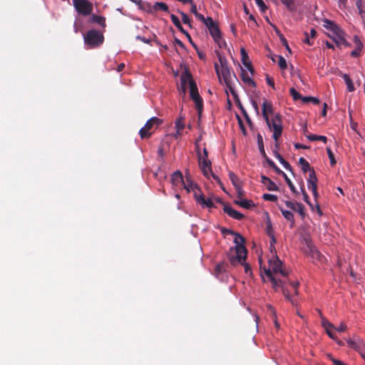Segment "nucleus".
I'll return each mask as SVG.
<instances>
[{
	"label": "nucleus",
	"instance_id": "obj_58",
	"mask_svg": "<svg viewBox=\"0 0 365 365\" xmlns=\"http://www.w3.org/2000/svg\"><path fill=\"white\" fill-rule=\"evenodd\" d=\"M305 36H306V38L304 40V43H307L308 45L309 46H312L313 45V42L311 41L310 38H309V36L308 35L307 33H304Z\"/></svg>",
	"mask_w": 365,
	"mask_h": 365
},
{
	"label": "nucleus",
	"instance_id": "obj_28",
	"mask_svg": "<svg viewBox=\"0 0 365 365\" xmlns=\"http://www.w3.org/2000/svg\"><path fill=\"white\" fill-rule=\"evenodd\" d=\"M91 22L96 23L101 26H105L106 19L104 17L97 15H92L90 18Z\"/></svg>",
	"mask_w": 365,
	"mask_h": 365
},
{
	"label": "nucleus",
	"instance_id": "obj_41",
	"mask_svg": "<svg viewBox=\"0 0 365 365\" xmlns=\"http://www.w3.org/2000/svg\"><path fill=\"white\" fill-rule=\"evenodd\" d=\"M327 152L329 156V158L330 160V163L331 165H334L336 164V160L334 159V153H332L331 150L329 148H327Z\"/></svg>",
	"mask_w": 365,
	"mask_h": 365
},
{
	"label": "nucleus",
	"instance_id": "obj_62",
	"mask_svg": "<svg viewBox=\"0 0 365 365\" xmlns=\"http://www.w3.org/2000/svg\"><path fill=\"white\" fill-rule=\"evenodd\" d=\"M137 39H139L140 41H142L143 42L145 43H150V40L149 39H147L144 37H141L140 36H138L137 37Z\"/></svg>",
	"mask_w": 365,
	"mask_h": 365
},
{
	"label": "nucleus",
	"instance_id": "obj_16",
	"mask_svg": "<svg viewBox=\"0 0 365 365\" xmlns=\"http://www.w3.org/2000/svg\"><path fill=\"white\" fill-rule=\"evenodd\" d=\"M262 115L266 121L269 119V115L273 113L272 103L266 99L262 103Z\"/></svg>",
	"mask_w": 365,
	"mask_h": 365
},
{
	"label": "nucleus",
	"instance_id": "obj_25",
	"mask_svg": "<svg viewBox=\"0 0 365 365\" xmlns=\"http://www.w3.org/2000/svg\"><path fill=\"white\" fill-rule=\"evenodd\" d=\"M183 185L184 189L187 190V192H193V194L195 193V190H200L195 184H193L192 182L190 181L187 179V181L182 184Z\"/></svg>",
	"mask_w": 365,
	"mask_h": 365
},
{
	"label": "nucleus",
	"instance_id": "obj_19",
	"mask_svg": "<svg viewBox=\"0 0 365 365\" xmlns=\"http://www.w3.org/2000/svg\"><path fill=\"white\" fill-rule=\"evenodd\" d=\"M240 53L243 65L245 66V68H247L252 73L253 72V68L252 67L251 63L249 61L248 55L244 48L240 49Z\"/></svg>",
	"mask_w": 365,
	"mask_h": 365
},
{
	"label": "nucleus",
	"instance_id": "obj_27",
	"mask_svg": "<svg viewBox=\"0 0 365 365\" xmlns=\"http://www.w3.org/2000/svg\"><path fill=\"white\" fill-rule=\"evenodd\" d=\"M342 78L346 84L348 91L349 92L354 91L355 90V88H354L353 82H352L351 79L350 78V77L349 76V75L344 73L342 75Z\"/></svg>",
	"mask_w": 365,
	"mask_h": 365
},
{
	"label": "nucleus",
	"instance_id": "obj_46",
	"mask_svg": "<svg viewBox=\"0 0 365 365\" xmlns=\"http://www.w3.org/2000/svg\"><path fill=\"white\" fill-rule=\"evenodd\" d=\"M353 40H354V43L355 44V47H356V48L357 47H359V48L364 47L362 42L361 41V40L359 39V38L357 36H354Z\"/></svg>",
	"mask_w": 365,
	"mask_h": 365
},
{
	"label": "nucleus",
	"instance_id": "obj_23",
	"mask_svg": "<svg viewBox=\"0 0 365 365\" xmlns=\"http://www.w3.org/2000/svg\"><path fill=\"white\" fill-rule=\"evenodd\" d=\"M346 342L350 348H351L356 351H358L364 343L360 339H357L356 340H352L351 339H346Z\"/></svg>",
	"mask_w": 365,
	"mask_h": 365
},
{
	"label": "nucleus",
	"instance_id": "obj_56",
	"mask_svg": "<svg viewBox=\"0 0 365 365\" xmlns=\"http://www.w3.org/2000/svg\"><path fill=\"white\" fill-rule=\"evenodd\" d=\"M290 284L293 287V289H294V292L297 294V289H298V287H299V282H290Z\"/></svg>",
	"mask_w": 365,
	"mask_h": 365
},
{
	"label": "nucleus",
	"instance_id": "obj_52",
	"mask_svg": "<svg viewBox=\"0 0 365 365\" xmlns=\"http://www.w3.org/2000/svg\"><path fill=\"white\" fill-rule=\"evenodd\" d=\"M238 123H239V125H240V128L243 133L244 135H247V132H246V130H245V128L242 123V120L238 117Z\"/></svg>",
	"mask_w": 365,
	"mask_h": 365
},
{
	"label": "nucleus",
	"instance_id": "obj_55",
	"mask_svg": "<svg viewBox=\"0 0 365 365\" xmlns=\"http://www.w3.org/2000/svg\"><path fill=\"white\" fill-rule=\"evenodd\" d=\"M266 80H267V84L274 89L275 87H274V83L273 79L269 78V76H267Z\"/></svg>",
	"mask_w": 365,
	"mask_h": 365
},
{
	"label": "nucleus",
	"instance_id": "obj_14",
	"mask_svg": "<svg viewBox=\"0 0 365 365\" xmlns=\"http://www.w3.org/2000/svg\"><path fill=\"white\" fill-rule=\"evenodd\" d=\"M307 250H306V252L307 253H309V255L313 259L321 261L322 259V255L317 250V248L312 245L311 241L307 240Z\"/></svg>",
	"mask_w": 365,
	"mask_h": 365
},
{
	"label": "nucleus",
	"instance_id": "obj_60",
	"mask_svg": "<svg viewBox=\"0 0 365 365\" xmlns=\"http://www.w3.org/2000/svg\"><path fill=\"white\" fill-rule=\"evenodd\" d=\"M190 11H191L194 15H195L196 14H197V6H196V4H191V9H190Z\"/></svg>",
	"mask_w": 365,
	"mask_h": 365
},
{
	"label": "nucleus",
	"instance_id": "obj_13",
	"mask_svg": "<svg viewBox=\"0 0 365 365\" xmlns=\"http://www.w3.org/2000/svg\"><path fill=\"white\" fill-rule=\"evenodd\" d=\"M333 41L336 43L337 46H344L346 47L350 46V44L346 41L344 38V32L340 29L339 31L334 34V35H329Z\"/></svg>",
	"mask_w": 365,
	"mask_h": 365
},
{
	"label": "nucleus",
	"instance_id": "obj_26",
	"mask_svg": "<svg viewBox=\"0 0 365 365\" xmlns=\"http://www.w3.org/2000/svg\"><path fill=\"white\" fill-rule=\"evenodd\" d=\"M262 182L267 186L269 190H277V186L274 182H273L269 178L262 176Z\"/></svg>",
	"mask_w": 365,
	"mask_h": 365
},
{
	"label": "nucleus",
	"instance_id": "obj_38",
	"mask_svg": "<svg viewBox=\"0 0 365 365\" xmlns=\"http://www.w3.org/2000/svg\"><path fill=\"white\" fill-rule=\"evenodd\" d=\"M282 2L287 7L289 10H294V0H281Z\"/></svg>",
	"mask_w": 365,
	"mask_h": 365
},
{
	"label": "nucleus",
	"instance_id": "obj_61",
	"mask_svg": "<svg viewBox=\"0 0 365 365\" xmlns=\"http://www.w3.org/2000/svg\"><path fill=\"white\" fill-rule=\"evenodd\" d=\"M331 361H333L334 365H346L344 363H343L340 360H337V359H331Z\"/></svg>",
	"mask_w": 365,
	"mask_h": 365
},
{
	"label": "nucleus",
	"instance_id": "obj_49",
	"mask_svg": "<svg viewBox=\"0 0 365 365\" xmlns=\"http://www.w3.org/2000/svg\"><path fill=\"white\" fill-rule=\"evenodd\" d=\"M240 264L243 265L244 269H245V272L246 274H250V275L252 274L250 266L245 261H244V263H240Z\"/></svg>",
	"mask_w": 365,
	"mask_h": 365
},
{
	"label": "nucleus",
	"instance_id": "obj_63",
	"mask_svg": "<svg viewBox=\"0 0 365 365\" xmlns=\"http://www.w3.org/2000/svg\"><path fill=\"white\" fill-rule=\"evenodd\" d=\"M302 192H303V199H304V200L306 202H307L308 204H310L309 202L308 195L304 190H302Z\"/></svg>",
	"mask_w": 365,
	"mask_h": 365
},
{
	"label": "nucleus",
	"instance_id": "obj_2",
	"mask_svg": "<svg viewBox=\"0 0 365 365\" xmlns=\"http://www.w3.org/2000/svg\"><path fill=\"white\" fill-rule=\"evenodd\" d=\"M231 234L235 236L234 242L235 246L230 249L229 259L231 264L236 267L240 263H244V261L246 260L247 250L244 245V238L240 235L235 232H231Z\"/></svg>",
	"mask_w": 365,
	"mask_h": 365
},
{
	"label": "nucleus",
	"instance_id": "obj_48",
	"mask_svg": "<svg viewBox=\"0 0 365 365\" xmlns=\"http://www.w3.org/2000/svg\"><path fill=\"white\" fill-rule=\"evenodd\" d=\"M284 175V178H285V180H286V182L289 186V187L290 188V190L293 192H296V189H295V187L294 186L293 183L292 182V181L287 178V176L283 173Z\"/></svg>",
	"mask_w": 365,
	"mask_h": 365
},
{
	"label": "nucleus",
	"instance_id": "obj_34",
	"mask_svg": "<svg viewBox=\"0 0 365 365\" xmlns=\"http://www.w3.org/2000/svg\"><path fill=\"white\" fill-rule=\"evenodd\" d=\"M185 128V124L182 118H180L175 121V128L179 131H182Z\"/></svg>",
	"mask_w": 365,
	"mask_h": 365
},
{
	"label": "nucleus",
	"instance_id": "obj_10",
	"mask_svg": "<svg viewBox=\"0 0 365 365\" xmlns=\"http://www.w3.org/2000/svg\"><path fill=\"white\" fill-rule=\"evenodd\" d=\"M193 195L197 202L202 207L212 208L214 207L212 199L210 197H206L200 190H195V193H194Z\"/></svg>",
	"mask_w": 365,
	"mask_h": 365
},
{
	"label": "nucleus",
	"instance_id": "obj_64",
	"mask_svg": "<svg viewBox=\"0 0 365 365\" xmlns=\"http://www.w3.org/2000/svg\"><path fill=\"white\" fill-rule=\"evenodd\" d=\"M316 35H317V31H315L314 29H312L310 31V37L312 38H315Z\"/></svg>",
	"mask_w": 365,
	"mask_h": 365
},
{
	"label": "nucleus",
	"instance_id": "obj_9",
	"mask_svg": "<svg viewBox=\"0 0 365 365\" xmlns=\"http://www.w3.org/2000/svg\"><path fill=\"white\" fill-rule=\"evenodd\" d=\"M198 155L199 165L203 175L207 178H210V176H212L214 178L217 179V178L215 177L212 172L211 162L208 159L202 158L201 154L199 153Z\"/></svg>",
	"mask_w": 365,
	"mask_h": 365
},
{
	"label": "nucleus",
	"instance_id": "obj_47",
	"mask_svg": "<svg viewBox=\"0 0 365 365\" xmlns=\"http://www.w3.org/2000/svg\"><path fill=\"white\" fill-rule=\"evenodd\" d=\"M363 48L355 47V49L351 52V56L354 58L359 57Z\"/></svg>",
	"mask_w": 365,
	"mask_h": 365
},
{
	"label": "nucleus",
	"instance_id": "obj_3",
	"mask_svg": "<svg viewBox=\"0 0 365 365\" xmlns=\"http://www.w3.org/2000/svg\"><path fill=\"white\" fill-rule=\"evenodd\" d=\"M180 81V85L189 86L190 98L195 102V107L200 113L202 108V100L198 93L197 85L192 78L191 73L187 69H185L184 73L182 74Z\"/></svg>",
	"mask_w": 365,
	"mask_h": 365
},
{
	"label": "nucleus",
	"instance_id": "obj_12",
	"mask_svg": "<svg viewBox=\"0 0 365 365\" xmlns=\"http://www.w3.org/2000/svg\"><path fill=\"white\" fill-rule=\"evenodd\" d=\"M317 178L315 172L314 171V170H310V172L309 173V178L307 180V186H308V188L310 190H312V194L315 198H317L318 197V193L317 191Z\"/></svg>",
	"mask_w": 365,
	"mask_h": 365
},
{
	"label": "nucleus",
	"instance_id": "obj_8",
	"mask_svg": "<svg viewBox=\"0 0 365 365\" xmlns=\"http://www.w3.org/2000/svg\"><path fill=\"white\" fill-rule=\"evenodd\" d=\"M73 4L80 14L90 15L93 9V4L88 0H73Z\"/></svg>",
	"mask_w": 365,
	"mask_h": 365
},
{
	"label": "nucleus",
	"instance_id": "obj_59",
	"mask_svg": "<svg viewBox=\"0 0 365 365\" xmlns=\"http://www.w3.org/2000/svg\"><path fill=\"white\" fill-rule=\"evenodd\" d=\"M195 16L202 22L205 21V18L202 14L197 12V14H196Z\"/></svg>",
	"mask_w": 365,
	"mask_h": 365
},
{
	"label": "nucleus",
	"instance_id": "obj_32",
	"mask_svg": "<svg viewBox=\"0 0 365 365\" xmlns=\"http://www.w3.org/2000/svg\"><path fill=\"white\" fill-rule=\"evenodd\" d=\"M280 210L286 220L292 222V223L294 222V215L292 212L283 210L282 208H280Z\"/></svg>",
	"mask_w": 365,
	"mask_h": 365
},
{
	"label": "nucleus",
	"instance_id": "obj_20",
	"mask_svg": "<svg viewBox=\"0 0 365 365\" xmlns=\"http://www.w3.org/2000/svg\"><path fill=\"white\" fill-rule=\"evenodd\" d=\"M171 182L173 186L179 187L184 183L182 175L180 171L175 172L171 176Z\"/></svg>",
	"mask_w": 365,
	"mask_h": 365
},
{
	"label": "nucleus",
	"instance_id": "obj_37",
	"mask_svg": "<svg viewBox=\"0 0 365 365\" xmlns=\"http://www.w3.org/2000/svg\"><path fill=\"white\" fill-rule=\"evenodd\" d=\"M289 93L294 100L302 99L301 95L294 88H290Z\"/></svg>",
	"mask_w": 365,
	"mask_h": 365
},
{
	"label": "nucleus",
	"instance_id": "obj_6",
	"mask_svg": "<svg viewBox=\"0 0 365 365\" xmlns=\"http://www.w3.org/2000/svg\"><path fill=\"white\" fill-rule=\"evenodd\" d=\"M269 129L273 132V138L277 142L282 133V123L280 115L275 114L271 119L266 121Z\"/></svg>",
	"mask_w": 365,
	"mask_h": 365
},
{
	"label": "nucleus",
	"instance_id": "obj_17",
	"mask_svg": "<svg viewBox=\"0 0 365 365\" xmlns=\"http://www.w3.org/2000/svg\"><path fill=\"white\" fill-rule=\"evenodd\" d=\"M285 205L287 207L298 212L301 216L304 215V207L302 204L298 203L297 202L286 201Z\"/></svg>",
	"mask_w": 365,
	"mask_h": 365
},
{
	"label": "nucleus",
	"instance_id": "obj_42",
	"mask_svg": "<svg viewBox=\"0 0 365 365\" xmlns=\"http://www.w3.org/2000/svg\"><path fill=\"white\" fill-rule=\"evenodd\" d=\"M203 23L207 26L208 29L216 26L215 23L213 21L212 19L210 17L205 18V21H203Z\"/></svg>",
	"mask_w": 365,
	"mask_h": 365
},
{
	"label": "nucleus",
	"instance_id": "obj_29",
	"mask_svg": "<svg viewBox=\"0 0 365 365\" xmlns=\"http://www.w3.org/2000/svg\"><path fill=\"white\" fill-rule=\"evenodd\" d=\"M299 163L301 165V168L304 173H307V171L310 172V170H312L310 168L309 163L304 158H299Z\"/></svg>",
	"mask_w": 365,
	"mask_h": 365
},
{
	"label": "nucleus",
	"instance_id": "obj_39",
	"mask_svg": "<svg viewBox=\"0 0 365 365\" xmlns=\"http://www.w3.org/2000/svg\"><path fill=\"white\" fill-rule=\"evenodd\" d=\"M263 199L265 200L274 202L277 200V197L272 194L265 193L263 195Z\"/></svg>",
	"mask_w": 365,
	"mask_h": 365
},
{
	"label": "nucleus",
	"instance_id": "obj_24",
	"mask_svg": "<svg viewBox=\"0 0 365 365\" xmlns=\"http://www.w3.org/2000/svg\"><path fill=\"white\" fill-rule=\"evenodd\" d=\"M230 180L232 181L233 185L235 186V187L236 188L237 192L239 195H242V187H241V185L240 184V181H239V179L237 178V177L232 173H230Z\"/></svg>",
	"mask_w": 365,
	"mask_h": 365
},
{
	"label": "nucleus",
	"instance_id": "obj_22",
	"mask_svg": "<svg viewBox=\"0 0 365 365\" xmlns=\"http://www.w3.org/2000/svg\"><path fill=\"white\" fill-rule=\"evenodd\" d=\"M235 202L242 207L250 209L255 207V203L252 200L240 198L235 201Z\"/></svg>",
	"mask_w": 365,
	"mask_h": 365
},
{
	"label": "nucleus",
	"instance_id": "obj_40",
	"mask_svg": "<svg viewBox=\"0 0 365 365\" xmlns=\"http://www.w3.org/2000/svg\"><path fill=\"white\" fill-rule=\"evenodd\" d=\"M170 18H171V21L174 24V25L182 30L180 21L179 19L178 18V16H176L174 14H172Z\"/></svg>",
	"mask_w": 365,
	"mask_h": 365
},
{
	"label": "nucleus",
	"instance_id": "obj_45",
	"mask_svg": "<svg viewBox=\"0 0 365 365\" xmlns=\"http://www.w3.org/2000/svg\"><path fill=\"white\" fill-rule=\"evenodd\" d=\"M277 158L279 160L280 163L285 168H288L289 167V163L279 154L276 155Z\"/></svg>",
	"mask_w": 365,
	"mask_h": 365
},
{
	"label": "nucleus",
	"instance_id": "obj_4",
	"mask_svg": "<svg viewBox=\"0 0 365 365\" xmlns=\"http://www.w3.org/2000/svg\"><path fill=\"white\" fill-rule=\"evenodd\" d=\"M219 64L215 63V69L220 82L224 81L226 86L230 89L232 95L235 92L232 88V81L230 69L227 65V61L225 57L218 54Z\"/></svg>",
	"mask_w": 365,
	"mask_h": 365
},
{
	"label": "nucleus",
	"instance_id": "obj_5",
	"mask_svg": "<svg viewBox=\"0 0 365 365\" xmlns=\"http://www.w3.org/2000/svg\"><path fill=\"white\" fill-rule=\"evenodd\" d=\"M162 123V120L157 118L153 117L150 118L143 127L139 134L142 139L149 138L153 131Z\"/></svg>",
	"mask_w": 365,
	"mask_h": 365
},
{
	"label": "nucleus",
	"instance_id": "obj_53",
	"mask_svg": "<svg viewBox=\"0 0 365 365\" xmlns=\"http://www.w3.org/2000/svg\"><path fill=\"white\" fill-rule=\"evenodd\" d=\"M361 357L365 360V343L361 346V348L357 351Z\"/></svg>",
	"mask_w": 365,
	"mask_h": 365
},
{
	"label": "nucleus",
	"instance_id": "obj_15",
	"mask_svg": "<svg viewBox=\"0 0 365 365\" xmlns=\"http://www.w3.org/2000/svg\"><path fill=\"white\" fill-rule=\"evenodd\" d=\"M253 72L251 73L247 68H241V78L242 81L248 86L255 87V82L252 79V75Z\"/></svg>",
	"mask_w": 365,
	"mask_h": 365
},
{
	"label": "nucleus",
	"instance_id": "obj_50",
	"mask_svg": "<svg viewBox=\"0 0 365 365\" xmlns=\"http://www.w3.org/2000/svg\"><path fill=\"white\" fill-rule=\"evenodd\" d=\"M180 14H181V16H182V20L183 23L185 24L190 25V19L188 17V16L187 14H185V13H183V12H181Z\"/></svg>",
	"mask_w": 365,
	"mask_h": 365
},
{
	"label": "nucleus",
	"instance_id": "obj_35",
	"mask_svg": "<svg viewBox=\"0 0 365 365\" xmlns=\"http://www.w3.org/2000/svg\"><path fill=\"white\" fill-rule=\"evenodd\" d=\"M278 58H279L278 66H279V68L281 69L287 68V64L286 59L284 57L281 56H278Z\"/></svg>",
	"mask_w": 365,
	"mask_h": 365
},
{
	"label": "nucleus",
	"instance_id": "obj_11",
	"mask_svg": "<svg viewBox=\"0 0 365 365\" xmlns=\"http://www.w3.org/2000/svg\"><path fill=\"white\" fill-rule=\"evenodd\" d=\"M321 324L323 328L325 329L326 333L333 340H336V336L334 334L335 329L333 324L329 322L322 314L320 313Z\"/></svg>",
	"mask_w": 365,
	"mask_h": 365
},
{
	"label": "nucleus",
	"instance_id": "obj_43",
	"mask_svg": "<svg viewBox=\"0 0 365 365\" xmlns=\"http://www.w3.org/2000/svg\"><path fill=\"white\" fill-rule=\"evenodd\" d=\"M215 43L218 45L219 48H222L226 46V43L225 40L220 36L219 38L214 40Z\"/></svg>",
	"mask_w": 365,
	"mask_h": 365
},
{
	"label": "nucleus",
	"instance_id": "obj_51",
	"mask_svg": "<svg viewBox=\"0 0 365 365\" xmlns=\"http://www.w3.org/2000/svg\"><path fill=\"white\" fill-rule=\"evenodd\" d=\"M257 5L262 9L264 10L266 9V5L263 0H255Z\"/></svg>",
	"mask_w": 365,
	"mask_h": 365
},
{
	"label": "nucleus",
	"instance_id": "obj_54",
	"mask_svg": "<svg viewBox=\"0 0 365 365\" xmlns=\"http://www.w3.org/2000/svg\"><path fill=\"white\" fill-rule=\"evenodd\" d=\"M188 86L180 85L178 88L179 91L182 93L183 96L186 94Z\"/></svg>",
	"mask_w": 365,
	"mask_h": 365
},
{
	"label": "nucleus",
	"instance_id": "obj_1",
	"mask_svg": "<svg viewBox=\"0 0 365 365\" xmlns=\"http://www.w3.org/2000/svg\"><path fill=\"white\" fill-rule=\"evenodd\" d=\"M267 232L271 238L269 246L270 255L268 256V266L263 267L264 276L267 277V280L272 282V286L274 289H277L279 287H282L284 297L287 299L291 300L289 294L287 290L284 288L283 284L284 282L281 279V277H285L288 275V270L277 255L274 247L276 239L272 230H268Z\"/></svg>",
	"mask_w": 365,
	"mask_h": 365
},
{
	"label": "nucleus",
	"instance_id": "obj_30",
	"mask_svg": "<svg viewBox=\"0 0 365 365\" xmlns=\"http://www.w3.org/2000/svg\"><path fill=\"white\" fill-rule=\"evenodd\" d=\"M306 137L311 141L322 140L324 143H327V138L324 135H317L314 134L306 135Z\"/></svg>",
	"mask_w": 365,
	"mask_h": 365
},
{
	"label": "nucleus",
	"instance_id": "obj_57",
	"mask_svg": "<svg viewBox=\"0 0 365 365\" xmlns=\"http://www.w3.org/2000/svg\"><path fill=\"white\" fill-rule=\"evenodd\" d=\"M294 147L296 149H308L309 148V146L300 144V143H295Z\"/></svg>",
	"mask_w": 365,
	"mask_h": 365
},
{
	"label": "nucleus",
	"instance_id": "obj_44",
	"mask_svg": "<svg viewBox=\"0 0 365 365\" xmlns=\"http://www.w3.org/2000/svg\"><path fill=\"white\" fill-rule=\"evenodd\" d=\"M225 271L224 264H217L215 267L216 275H219L220 273Z\"/></svg>",
	"mask_w": 365,
	"mask_h": 365
},
{
	"label": "nucleus",
	"instance_id": "obj_36",
	"mask_svg": "<svg viewBox=\"0 0 365 365\" xmlns=\"http://www.w3.org/2000/svg\"><path fill=\"white\" fill-rule=\"evenodd\" d=\"M334 329L338 332H344L347 330V326L344 322H341L338 327H334Z\"/></svg>",
	"mask_w": 365,
	"mask_h": 365
},
{
	"label": "nucleus",
	"instance_id": "obj_33",
	"mask_svg": "<svg viewBox=\"0 0 365 365\" xmlns=\"http://www.w3.org/2000/svg\"><path fill=\"white\" fill-rule=\"evenodd\" d=\"M153 8L155 10H162V11H168V7L167 4L163 2H156L154 4Z\"/></svg>",
	"mask_w": 365,
	"mask_h": 365
},
{
	"label": "nucleus",
	"instance_id": "obj_18",
	"mask_svg": "<svg viewBox=\"0 0 365 365\" xmlns=\"http://www.w3.org/2000/svg\"><path fill=\"white\" fill-rule=\"evenodd\" d=\"M224 211L227 213L230 217H232L236 220H241L243 218V215L238 211L234 210L232 207L225 205L224 207Z\"/></svg>",
	"mask_w": 365,
	"mask_h": 365
},
{
	"label": "nucleus",
	"instance_id": "obj_7",
	"mask_svg": "<svg viewBox=\"0 0 365 365\" xmlns=\"http://www.w3.org/2000/svg\"><path fill=\"white\" fill-rule=\"evenodd\" d=\"M85 43L91 47L101 45L103 41V36L96 30H90L84 35Z\"/></svg>",
	"mask_w": 365,
	"mask_h": 365
},
{
	"label": "nucleus",
	"instance_id": "obj_31",
	"mask_svg": "<svg viewBox=\"0 0 365 365\" xmlns=\"http://www.w3.org/2000/svg\"><path fill=\"white\" fill-rule=\"evenodd\" d=\"M209 31L214 40L219 38L221 36V33L217 25L210 28Z\"/></svg>",
	"mask_w": 365,
	"mask_h": 365
},
{
	"label": "nucleus",
	"instance_id": "obj_21",
	"mask_svg": "<svg viewBox=\"0 0 365 365\" xmlns=\"http://www.w3.org/2000/svg\"><path fill=\"white\" fill-rule=\"evenodd\" d=\"M323 26L327 29V30H329L332 32V35L335 34L336 32L339 31L341 29L335 24L333 21H331L328 19L323 20Z\"/></svg>",
	"mask_w": 365,
	"mask_h": 365
}]
</instances>
